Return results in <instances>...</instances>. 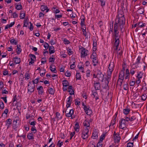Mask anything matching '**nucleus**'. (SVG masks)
Masks as SVG:
<instances>
[{
  "label": "nucleus",
  "mask_w": 147,
  "mask_h": 147,
  "mask_svg": "<svg viewBox=\"0 0 147 147\" xmlns=\"http://www.w3.org/2000/svg\"><path fill=\"white\" fill-rule=\"evenodd\" d=\"M111 26L109 31V34L112 33V36H119V31H122V29L123 28H121L120 26L115 23L114 24V28H113V25L112 27Z\"/></svg>",
  "instance_id": "nucleus-1"
},
{
  "label": "nucleus",
  "mask_w": 147,
  "mask_h": 147,
  "mask_svg": "<svg viewBox=\"0 0 147 147\" xmlns=\"http://www.w3.org/2000/svg\"><path fill=\"white\" fill-rule=\"evenodd\" d=\"M125 22V20L124 17H116L115 23L120 26L121 28H123Z\"/></svg>",
  "instance_id": "nucleus-2"
},
{
  "label": "nucleus",
  "mask_w": 147,
  "mask_h": 147,
  "mask_svg": "<svg viewBox=\"0 0 147 147\" xmlns=\"http://www.w3.org/2000/svg\"><path fill=\"white\" fill-rule=\"evenodd\" d=\"M79 52L80 53V57L81 58L85 57L87 55L88 53V51L85 48L81 47L79 49Z\"/></svg>",
  "instance_id": "nucleus-3"
},
{
  "label": "nucleus",
  "mask_w": 147,
  "mask_h": 147,
  "mask_svg": "<svg viewBox=\"0 0 147 147\" xmlns=\"http://www.w3.org/2000/svg\"><path fill=\"white\" fill-rule=\"evenodd\" d=\"M89 129L87 128H84L82 131L81 137L84 140L87 139L88 137Z\"/></svg>",
  "instance_id": "nucleus-4"
},
{
  "label": "nucleus",
  "mask_w": 147,
  "mask_h": 147,
  "mask_svg": "<svg viewBox=\"0 0 147 147\" xmlns=\"http://www.w3.org/2000/svg\"><path fill=\"white\" fill-rule=\"evenodd\" d=\"M35 88V85L32 84L31 82H29L28 86V92H30V94L34 91Z\"/></svg>",
  "instance_id": "nucleus-5"
},
{
  "label": "nucleus",
  "mask_w": 147,
  "mask_h": 147,
  "mask_svg": "<svg viewBox=\"0 0 147 147\" xmlns=\"http://www.w3.org/2000/svg\"><path fill=\"white\" fill-rule=\"evenodd\" d=\"M119 127L121 129H124L126 127V122L124 119H121L119 121Z\"/></svg>",
  "instance_id": "nucleus-6"
},
{
  "label": "nucleus",
  "mask_w": 147,
  "mask_h": 147,
  "mask_svg": "<svg viewBox=\"0 0 147 147\" xmlns=\"http://www.w3.org/2000/svg\"><path fill=\"white\" fill-rule=\"evenodd\" d=\"M114 69V63L113 62H110L109 67V68L107 71V74L112 75V72Z\"/></svg>",
  "instance_id": "nucleus-7"
},
{
  "label": "nucleus",
  "mask_w": 147,
  "mask_h": 147,
  "mask_svg": "<svg viewBox=\"0 0 147 147\" xmlns=\"http://www.w3.org/2000/svg\"><path fill=\"white\" fill-rule=\"evenodd\" d=\"M115 40L114 46L115 48H118L119 43V36H113Z\"/></svg>",
  "instance_id": "nucleus-8"
},
{
  "label": "nucleus",
  "mask_w": 147,
  "mask_h": 147,
  "mask_svg": "<svg viewBox=\"0 0 147 147\" xmlns=\"http://www.w3.org/2000/svg\"><path fill=\"white\" fill-rule=\"evenodd\" d=\"M114 53L117 55V56L120 57L122 54V50L120 49H118V48H115Z\"/></svg>",
  "instance_id": "nucleus-9"
},
{
  "label": "nucleus",
  "mask_w": 147,
  "mask_h": 147,
  "mask_svg": "<svg viewBox=\"0 0 147 147\" xmlns=\"http://www.w3.org/2000/svg\"><path fill=\"white\" fill-rule=\"evenodd\" d=\"M97 78L99 80L103 81L104 79V76L100 71H98L97 73Z\"/></svg>",
  "instance_id": "nucleus-10"
},
{
  "label": "nucleus",
  "mask_w": 147,
  "mask_h": 147,
  "mask_svg": "<svg viewBox=\"0 0 147 147\" xmlns=\"http://www.w3.org/2000/svg\"><path fill=\"white\" fill-rule=\"evenodd\" d=\"M29 56L31 59V61L29 63V65L33 64L34 63V61L36 60V56L33 54H30Z\"/></svg>",
  "instance_id": "nucleus-11"
},
{
  "label": "nucleus",
  "mask_w": 147,
  "mask_h": 147,
  "mask_svg": "<svg viewBox=\"0 0 147 147\" xmlns=\"http://www.w3.org/2000/svg\"><path fill=\"white\" fill-rule=\"evenodd\" d=\"M134 64H133L131 66V68L130 69V71L129 73L130 74L133 76L136 71V68H137V67H134Z\"/></svg>",
  "instance_id": "nucleus-12"
},
{
  "label": "nucleus",
  "mask_w": 147,
  "mask_h": 147,
  "mask_svg": "<svg viewBox=\"0 0 147 147\" xmlns=\"http://www.w3.org/2000/svg\"><path fill=\"white\" fill-rule=\"evenodd\" d=\"M74 113V110L71 109L69 110V113H66V116L67 117H71V119L73 118L72 115Z\"/></svg>",
  "instance_id": "nucleus-13"
},
{
  "label": "nucleus",
  "mask_w": 147,
  "mask_h": 147,
  "mask_svg": "<svg viewBox=\"0 0 147 147\" xmlns=\"http://www.w3.org/2000/svg\"><path fill=\"white\" fill-rule=\"evenodd\" d=\"M67 99L68 100L67 102L66 107L68 108L70 107L71 105V102L73 100V98L71 96H70L67 98Z\"/></svg>",
  "instance_id": "nucleus-14"
},
{
  "label": "nucleus",
  "mask_w": 147,
  "mask_h": 147,
  "mask_svg": "<svg viewBox=\"0 0 147 147\" xmlns=\"http://www.w3.org/2000/svg\"><path fill=\"white\" fill-rule=\"evenodd\" d=\"M85 109L84 110V111L85 113L88 115H90L92 113V111L91 109H90L89 107H85Z\"/></svg>",
  "instance_id": "nucleus-15"
},
{
  "label": "nucleus",
  "mask_w": 147,
  "mask_h": 147,
  "mask_svg": "<svg viewBox=\"0 0 147 147\" xmlns=\"http://www.w3.org/2000/svg\"><path fill=\"white\" fill-rule=\"evenodd\" d=\"M130 74L129 69L127 68L126 70L125 74V79H128V80H129L130 78Z\"/></svg>",
  "instance_id": "nucleus-16"
},
{
  "label": "nucleus",
  "mask_w": 147,
  "mask_h": 147,
  "mask_svg": "<svg viewBox=\"0 0 147 147\" xmlns=\"http://www.w3.org/2000/svg\"><path fill=\"white\" fill-rule=\"evenodd\" d=\"M115 132H114V139L115 142H119L120 139V138L118 134H115Z\"/></svg>",
  "instance_id": "nucleus-17"
},
{
  "label": "nucleus",
  "mask_w": 147,
  "mask_h": 147,
  "mask_svg": "<svg viewBox=\"0 0 147 147\" xmlns=\"http://www.w3.org/2000/svg\"><path fill=\"white\" fill-rule=\"evenodd\" d=\"M76 63V61L74 59H73L70 60L69 63L72 64L70 65V67L71 69H74V68L76 67V65H75V63Z\"/></svg>",
  "instance_id": "nucleus-18"
},
{
  "label": "nucleus",
  "mask_w": 147,
  "mask_h": 147,
  "mask_svg": "<svg viewBox=\"0 0 147 147\" xmlns=\"http://www.w3.org/2000/svg\"><path fill=\"white\" fill-rule=\"evenodd\" d=\"M37 90L38 91V93L39 94H42L44 93V90L43 87L42 86H38L37 88Z\"/></svg>",
  "instance_id": "nucleus-19"
},
{
  "label": "nucleus",
  "mask_w": 147,
  "mask_h": 147,
  "mask_svg": "<svg viewBox=\"0 0 147 147\" xmlns=\"http://www.w3.org/2000/svg\"><path fill=\"white\" fill-rule=\"evenodd\" d=\"M94 87L96 90H98L100 88V84L99 82L94 81Z\"/></svg>",
  "instance_id": "nucleus-20"
},
{
  "label": "nucleus",
  "mask_w": 147,
  "mask_h": 147,
  "mask_svg": "<svg viewBox=\"0 0 147 147\" xmlns=\"http://www.w3.org/2000/svg\"><path fill=\"white\" fill-rule=\"evenodd\" d=\"M12 123V120L9 118L7 119L6 121L5 125L7 126V129H8L10 126L11 124Z\"/></svg>",
  "instance_id": "nucleus-21"
},
{
  "label": "nucleus",
  "mask_w": 147,
  "mask_h": 147,
  "mask_svg": "<svg viewBox=\"0 0 147 147\" xmlns=\"http://www.w3.org/2000/svg\"><path fill=\"white\" fill-rule=\"evenodd\" d=\"M98 133L97 130L96 129L94 130L93 132L92 138L94 139H96L98 137Z\"/></svg>",
  "instance_id": "nucleus-22"
},
{
  "label": "nucleus",
  "mask_w": 147,
  "mask_h": 147,
  "mask_svg": "<svg viewBox=\"0 0 147 147\" xmlns=\"http://www.w3.org/2000/svg\"><path fill=\"white\" fill-rule=\"evenodd\" d=\"M83 124L84 126L86 127H84V128H87V129H89L90 127V122L89 121L86 120L84 122Z\"/></svg>",
  "instance_id": "nucleus-23"
},
{
  "label": "nucleus",
  "mask_w": 147,
  "mask_h": 147,
  "mask_svg": "<svg viewBox=\"0 0 147 147\" xmlns=\"http://www.w3.org/2000/svg\"><path fill=\"white\" fill-rule=\"evenodd\" d=\"M144 73L142 71H138L137 72V75L136 76V78L141 79L143 77Z\"/></svg>",
  "instance_id": "nucleus-24"
},
{
  "label": "nucleus",
  "mask_w": 147,
  "mask_h": 147,
  "mask_svg": "<svg viewBox=\"0 0 147 147\" xmlns=\"http://www.w3.org/2000/svg\"><path fill=\"white\" fill-rule=\"evenodd\" d=\"M17 120H14L13 122L12 127L13 129L15 130H17Z\"/></svg>",
  "instance_id": "nucleus-25"
},
{
  "label": "nucleus",
  "mask_w": 147,
  "mask_h": 147,
  "mask_svg": "<svg viewBox=\"0 0 147 147\" xmlns=\"http://www.w3.org/2000/svg\"><path fill=\"white\" fill-rule=\"evenodd\" d=\"M111 75H109L108 74H107V77L105 78L106 82L105 83L108 85L109 84L110 80L111 79Z\"/></svg>",
  "instance_id": "nucleus-26"
},
{
  "label": "nucleus",
  "mask_w": 147,
  "mask_h": 147,
  "mask_svg": "<svg viewBox=\"0 0 147 147\" xmlns=\"http://www.w3.org/2000/svg\"><path fill=\"white\" fill-rule=\"evenodd\" d=\"M144 8H140L138 9L137 11V13L138 14H144Z\"/></svg>",
  "instance_id": "nucleus-27"
},
{
  "label": "nucleus",
  "mask_w": 147,
  "mask_h": 147,
  "mask_svg": "<svg viewBox=\"0 0 147 147\" xmlns=\"http://www.w3.org/2000/svg\"><path fill=\"white\" fill-rule=\"evenodd\" d=\"M49 52L50 54L54 53L55 52V48L53 46H52L49 47Z\"/></svg>",
  "instance_id": "nucleus-28"
},
{
  "label": "nucleus",
  "mask_w": 147,
  "mask_h": 147,
  "mask_svg": "<svg viewBox=\"0 0 147 147\" xmlns=\"http://www.w3.org/2000/svg\"><path fill=\"white\" fill-rule=\"evenodd\" d=\"M27 138L29 140H33L34 139V134L32 133H28L27 136Z\"/></svg>",
  "instance_id": "nucleus-29"
},
{
  "label": "nucleus",
  "mask_w": 147,
  "mask_h": 147,
  "mask_svg": "<svg viewBox=\"0 0 147 147\" xmlns=\"http://www.w3.org/2000/svg\"><path fill=\"white\" fill-rule=\"evenodd\" d=\"M68 91L69 92V94L71 95L74 94V92L72 89V87L71 86H69L68 89Z\"/></svg>",
  "instance_id": "nucleus-30"
},
{
  "label": "nucleus",
  "mask_w": 147,
  "mask_h": 147,
  "mask_svg": "<svg viewBox=\"0 0 147 147\" xmlns=\"http://www.w3.org/2000/svg\"><path fill=\"white\" fill-rule=\"evenodd\" d=\"M125 72L123 71H120L119 73V78L124 79Z\"/></svg>",
  "instance_id": "nucleus-31"
},
{
  "label": "nucleus",
  "mask_w": 147,
  "mask_h": 147,
  "mask_svg": "<svg viewBox=\"0 0 147 147\" xmlns=\"http://www.w3.org/2000/svg\"><path fill=\"white\" fill-rule=\"evenodd\" d=\"M49 68L50 70L52 72L54 73H56L57 72L55 67L54 65H51L50 66Z\"/></svg>",
  "instance_id": "nucleus-32"
},
{
  "label": "nucleus",
  "mask_w": 147,
  "mask_h": 147,
  "mask_svg": "<svg viewBox=\"0 0 147 147\" xmlns=\"http://www.w3.org/2000/svg\"><path fill=\"white\" fill-rule=\"evenodd\" d=\"M74 128L75 131L77 132H78L79 131L80 126L79 125V123L76 122L74 125Z\"/></svg>",
  "instance_id": "nucleus-33"
},
{
  "label": "nucleus",
  "mask_w": 147,
  "mask_h": 147,
  "mask_svg": "<svg viewBox=\"0 0 147 147\" xmlns=\"http://www.w3.org/2000/svg\"><path fill=\"white\" fill-rule=\"evenodd\" d=\"M91 60L92 63L93 64V65L94 66H96L97 65L98 61L97 57L95 59H94Z\"/></svg>",
  "instance_id": "nucleus-34"
},
{
  "label": "nucleus",
  "mask_w": 147,
  "mask_h": 147,
  "mask_svg": "<svg viewBox=\"0 0 147 147\" xmlns=\"http://www.w3.org/2000/svg\"><path fill=\"white\" fill-rule=\"evenodd\" d=\"M97 40L95 39H93V49L95 50H96V47L97 45Z\"/></svg>",
  "instance_id": "nucleus-35"
},
{
  "label": "nucleus",
  "mask_w": 147,
  "mask_h": 147,
  "mask_svg": "<svg viewBox=\"0 0 147 147\" xmlns=\"http://www.w3.org/2000/svg\"><path fill=\"white\" fill-rule=\"evenodd\" d=\"M40 9L41 10L43 11L46 10V12H47L49 10L47 6L43 5H42L41 6Z\"/></svg>",
  "instance_id": "nucleus-36"
},
{
  "label": "nucleus",
  "mask_w": 147,
  "mask_h": 147,
  "mask_svg": "<svg viewBox=\"0 0 147 147\" xmlns=\"http://www.w3.org/2000/svg\"><path fill=\"white\" fill-rule=\"evenodd\" d=\"M121 17H124V13L122 10L119 11L118 16H116V17L121 18Z\"/></svg>",
  "instance_id": "nucleus-37"
},
{
  "label": "nucleus",
  "mask_w": 147,
  "mask_h": 147,
  "mask_svg": "<svg viewBox=\"0 0 147 147\" xmlns=\"http://www.w3.org/2000/svg\"><path fill=\"white\" fill-rule=\"evenodd\" d=\"M56 118L57 121L61 119L62 118V116L61 115L59 112H57L56 113Z\"/></svg>",
  "instance_id": "nucleus-38"
},
{
  "label": "nucleus",
  "mask_w": 147,
  "mask_h": 147,
  "mask_svg": "<svg viewBox=\"0 0 147 147\" xmlns=\"http://www.w3.org/2000/svg\"><path fill=\"white\" fill-rule=\"evenodd\" d=\"M47 91L49 94L53 95L55 93V90L52 88H49L47 89Z\"/></svg>",
  "instance_id": "nucleus-39"
},
{
  "label": "nucleus",
  "mask_w": 147,
  "mask_h": 147,
  "mask_svg": "<svg viewBox=\"0 0 147 147\" xmlns=\"http://www.w3.org/2000/svg\"><path fill=\"white\" fill-rule=\"evenodd\" d=\"M13 61L16 64H18L20 62V59L19 58L15 57L13 58Z\"/></svg>",
  "instance_id": "nucleus-40"
},
{
  "label": "nucleus",
  "mask_w": 147,
  "mask_h": 147,
  "mask_svg": "<svg viewBox=\"0 0 147 147\" xmlns=\"http://www.w3.org/2000/svg\"><path fill=\"white\" fill-rule=\"evenodd\" d=\"M130 111V109L128 108H126L124 109L123 110V113L125 115H127L129 113Z\"/></svg>",
  "instance_id": "nucleus-41"
},
{
  "label": "nucleus",
  "mask_w": 147,
  "mask_h": 147,
  "mask_svg": "<svg viewBox=\"0 0 147 147\" xmlns=\"http://www.w3.org/2000/svg\"><path fill=\"white\" fill-rule=\"evenodd\" d=\"M141 59V57L140 56H138L136 59V61L135 63L134 64V65H138L140 63V60Z\"/></svg>",
  "instance_id": "nucleus-42"
},
{
  "label": "nucleus",
  "mask_w": 147,
  "mask_h": 147,
  "mask_svg": "<svg viewBox=\"0 0 147 147\" xmlns=\"http://www.w3.org/2000/svg\"><path fill=\"white\" fill-rule=\"evenodd\" d=\"M26 14L23 11H21L20 13V18L21 19H23L24 18Z\"/></svg>",
  "instance_id": "nucleus-43"
},
{
  "label": "nucleus",
  "mask_w": 147,
  "mask_h": 147,
  "mask_svg": "<svg viewBox=\"0 0 147 147\" xmlns=\"http://www.w3.org/2000/svg\"><path fill=\"white\" fill-rule=\"evenodd\" d=\"M97 57L96 53H94V52H93L92 54L91 55L90 58L91 59V60H92Z\"/></svg>",
  "instance_id": "nucleus-44"
},
{
  "label": "nucleus",
  "mask_w": 147,
  "mask_h": 147,
  "mask_svg": "<svg viewBox=\"0 0 147 147\" xmlns=\"http://www.w3.org/2000/svg\"><path fill=\"white\" fill-rule=\"evenodd\" d=\"M106 135V133H103L100 137V141L101 142H102L103 140L105 139Z\"/></svg>",
  "instance_id": "nucleus-45"
},
{
  "label": "nucleus",
  "mask_w": 147,
  "mask_h": 147,
  "mask_svg": "<svg viewBox=\"0 0 147 147\" xmlns=\"http://www.w3.org/2000/svg\"><path fill=\"white\" fill-rule=\"evenodd\" d=\"M92 94L96 100L99 98L98 96L97 93L96 92L92 91Z\"/></svg>",
  "instance_id": "nucleus-46"
},
{
  "label": "nucleus",
  "mask_w": 147,
  "mask_h": 147,
  "mask_svg": "<svg viewBox=\"0 0 147 147\" xmlns=\"http://www.w3.org/2000/svg\"><path fill=\"white\" fill-rule=\"evenodd\" d=\"M62 84L63 86H68L69 85L68 82L66 80H64L62 81Z\"/></svg>",
  "instance_id": "nucleus-47"
},
{
  "label": "nucleus",
  "mask_w": 147,
  "mask_h": 147,
  "mask_svg": "<svg viewBox=\"0 0 147 147\" xmlns=\"http://www.w3.org/2000/svg\"><path fill=\"white\" fill-rule=\"evenodd\" d=\"M122 69L121 71H123L124 72L125 70L126 69L127 65L125 63H123L122 64Z\"/></svg>",
  "instance_id": "nucleus-48"
},
{
  "label": "nucleus",
  "mask_w": 147,
  "mask_h": 147,
  "mask_svg": "<svg viewBox=\"0 0 147 147\" xmlns=\"http://www.w3.org/2000/svg\"><path fill=\"white\" fill-rule=\"evenodd\" d=\"M76 78L77 80H80L81 79V76L80 73H78L77 71L76 74Z\"/></svg>",
  "instance_id": "nucleus-49"
},
{
  "label": "nucleus",
  "mask_w": 147,
  "mask_h": 147,
  "mask_svg": "<svg viewBox=\"0 0 147 147\" xmlns=\"http://www.w3.org/2000/svg\"><path fill=\"white\" fill-rule=\"evenodd\" d=\"M39 78L38 77L36 78L35 80L32 81V84H37L38 82V80H39Z\"/></svg>",
  "instance_id": "nucleus-50"
},
{
  "label": "nucleus",
  "mask_w": 147,
  "mask_h": 147,
  "mask_svg": "<svg viewBox=\"0 0 147 147\" xmlns=\"http://www.w3.org/2000/svg\"><path fill=\"white\" fill-rule=\"evenodd\" d=\"M30 77V75L29 73H26L25 74V78L26 79L28 80Z\"/></svg>",
  "instance_id": "nucleus-51"
},
{
  "label": "nucleus",
  "mask_w": 147,
  "mask_h": 147,
  "mask_svg": "<svg viewBox=\"0 0 147 147\" xmlns=\"http://www.w3.org/2000/svg\"><path fill=\"white\" fill-rule=\"evenodd\" d=\"M10 42L12 44L16 45L18 44V42L14 39H12L10 40Z\"/></svg>",
  "instance_id": "nucleus-52"
},
{
  "label": "nucleus",
  "mask_w": 147,
  "mask_h": 147,
  "mask_svg": "<svg viewBox=\"0 0 147 147\" xmlns=\"http://www.w3.org/2000/svg\"><path fill=\"white\" fill-rule=\"evenodd\" d=\"M123 80L124 79L119 78L117 82V83L118 84H119L120 86H121L122 84Z\"/></svg>",
  "instance_id": "nucleus-53"
},
{
  "label": "nucleus",
  "mask_w": 147,
  "mask_h": 147,
  "mask_svg": "<svg viewBox=\"0 0 147 147\" xmlns=\"http://www.w3.org/2000/svg\"><path fill=\"white\" fill-rule=\"evenodd\" d=\"M16 7L17 9L20 10L22 9V5L20 4H18L16 5Z\"/></svg>",
  "instance_id": "nucleus-54"
},
{
  "label": "nucleus",
  "mask_w": 147,
  "mask_h": 147,
  "mask_svg": "<svg viewBox=\"0 0 147 147\" xmlns=\"http://www.w3.org/2000/svg\"><path fill=\"white\" fill-rule=\"evenodd\" d=\"M63 41L65 45H68L70 43V41L66 38H64Z\"/></svg>",
  "instance_id": "nucleus-55"
},
{
  "label": "nucleus",
  "mask_w": 147,
  "mask_h": 147,
  "mask_svg": "<svg viewBox=\"0 0 147 147\" xmlns=\"http://www.w3.org/2000/svg\"><path fill=\"white\" fill-rule=\"evenodd\" d=\"M53 12L56 14L60 12V10L57 9H56L55 8H53Z\"/></svg>",
  "instance_id": "nucleus-56"
},
{
  "label": "nucleus",
  "mask_w": 147,
  "mask_h": 147,
  "mask_svg": "<svg viewBox=\"0 0 147 147\" xmlns=\"http://www.w3.org/2000/svg\"><path fill=\"white\" fill-rule=\"evenodd\" d=\"M28 21L27 20H24V27H26L28 26Z\"/></svg>",
  "instance_id": "nucleus-57"
},
{
  "label": "nucleus",
  "mask_w": 147,
  "mask_h": 147,
  "mask_svg": "<svg viewBox=\"0 0 147 147\" xmlns=\"http://www.w3.org/2000/svg\"><path fill=\"white\" fill-rule=\"evenodd\" d=\"M17 47L16 49V52L18 54H20L22 50L21 48H19L18 46H17Z\"/></svg>",
  "instance_id": "nucleus-58"
},
{
  "label": "nucleus",
  "mask_w": 147,
  "mask_h": 147,
  "mask_svg": "<svg viewBox=\"0 0 147 147\" xmlns=\"http://www.w3.org/2000/svg\"><path fill=\"white\" fill-rule=\"evenodd\" d=\"M55 58L53 57H50L49 58V62H51L52 63L54 64Z\"/></svg>",
  "instance_id": "nucleus-59"
},
{
  "label": "nucleus",
  "mask_w": 147,
  "mask_h": 147,
  "mask_svg": "<svg viewBox=\"0 0 147 147\" xmlns=\"http://www.w3.org/2000/svg\"><path fill=\"white\" fill-rule=\"evenodd\" d=\"M141 79L136 78L135 83L138 85V86H139V84L141 82Z\"/></svg>",
  "instance_id": "nucleus-60"
},
{
  "label": "nucleus",
  "mask_w": 147,
  "mask_h": 147,
  "mask_svg": "<svg viewBox=\"0 0 147 147\" xmlns=\"http://www.w3.org/2000/svg\"><path fill=\"white\" fill-rule=\"evenodd\" d=\"M63 143L62 142H61L60 140H59L58 142L57 145L59 147H61L63 145Z\"/></svg>",
  "instance_id": "nucleus-61"
},
{
  "label": "nucleus",
  "mask_w": 147,
  "mask_h": 147,
  "mask_svg": "<svg viewBox=\"0 0 147 147\" xmlns=\"http://www.w3.org/2000/svg\"><path fill=\"white\" fill-rule=\"evenodd\" d=\"M4 107V105L3 101H0V108L3 109Z\"/></svg>",
  "instance_id": "nucleus-62"
},
{
  "label": "nucleus",
  "mask_w": 147,
  "mask_h": 147,
  "mask_svg": "<svg viewBox=\"0 0 147 147\" xmlns=\"http://www.w3.org/2000/svg\"><path fill=\"white\" fill-rule=\"evenodd\" d=\"M135 81L130 80L129 82V85L130 86H133L135 84Z\"/></svg>",
  "instance_id": "nucleus-63"
},
{
  "label": "nucleus",
  "mask_w": 147,
  "mask_h": 147,
  "mask_svg": "<svg viewBox=\"0 0 147 147\" xmlns=\"http://www.w3.org/2000/svg\"><path fill=\"white\" fill-rule=\"evenodd\" d=\"M133 143L132 142H129L127 143V147H133Z\"/></svg>",
  "instance_id": "nucleus-64"
}]
</instances>
